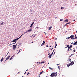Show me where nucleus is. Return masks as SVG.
Segmentation results:
<instances>
[{
	"mask_svg": "<svg viewBox=\"0 0 77 77\" xmlns=\"http://www.w3.org/2000/svg\"><path fill=\"white\" fill-rule=\"evenodd\" d=\"M74 64V62L73 61H72L70 63L67 64V67H68V68H69V66H70V65H73Z\"/></svg>",
	"mask_w": 77,
	"mask_h": 77,
	"instance_id": "nucleus-1",
	"label": "nucleus"
},
{
	"mask_svg": "<svg viewBox=\"0 0 77 77\" xmlns=\"http://www.w3.org/2000/svg\"><path fill=\"white\" fill-rule=\"evenodd\" d=\"M57 72H56V73H52V77H56L57 75Z\"/></svg>",
	"mask_w": 77,
	"mask_h": 77,
	"instance_id": "nucleus-2",
	"label": "nucleus"
},
{
	"mask_svg": "<svg viewBox=\"0 0 77 77\" xmlns=\"http://www.w3.org/2000/svg\"><path fill=\"white\" fill-rule=\"evenodd\" d=\"M17 44H16V45H14L13 46V48L14 49V50H15L16 48H17Z\"/></svg>",
	"mask_w": 77,
	"mask_h": 77,
	"instance_id": "nucleus-3",
	"label": "nucleus"
},
{
	"mask_svg": "<svg viewBox=\"0 0 77 77\" xmlns=\"http://www.w3.org/2000/svg\"><path fill=\"white\" fill-rule=\"evenodd\" d=\"M23 35H24V34H22L20 37H19V38H17L16 39H15L16 40V41H18V39H20V38L21 37V36H23Z\"/></svg>",
	"mask_w": 77,
	"mask_h": 77,
	"instance_id": "nucleus-4",
	"label": "nucleus"
},
{
	"mask_svg": "<svg viewBox=\"0 0 77 77\" xmlns=\"http://www.w3.org/2000/svg\"><path fill=\"white\" fill-rule=\"evenodd\" d=\"M45 41H44L43 42V43L41 44V47L42 46V45H45Z\"/></svg>",
	"mask_w": 77,
	"mask_h": 77,
	"instance_id": "nucleus-5",
	"label": "nucleus"
},
{
	"mask_svg": "<svg viewBox=\"0 0 77 77\" xmlns=\"http://www.w3.org/2000/svg\"><path fill=\"white\" fill-rule=\"evenodd\" d=\"M14 56H15V55H13V56H12L11 57V58H10V60H11V59H13V58H14Z\"/></svg>",
	"mask_w": 77,
	"mask_h": 77,
	"instance_id": "nucleus-6",
	"label": "nucleus"
},
{
	"mask_svg": "<svg viewBox=\"0 0 77 77\" xmlns=\"http://www.w3.org/2000/svg\"><path fill=\"white\" fill-rule=\"evenodd\" d=\"M70 38L71 39H72L73 38H74V35H72L70 37Z\"/></svg>",
	"mask_w": 77,
	"mask_h": 77,
	"instance_id": "nucleus-7",
	"label": "nucleus"
},
{
	"mask_svg": "<svg viewBox=\"0 0 77 77\" xmlns=\"http://www.w3.org/2000/svg\"><path fill=\"white\" fill-rule=\"evenodd\" d=\"M11 55H10L9 56H8L6 59L5 61H6V60H8V59H9V58L10 57V56Z\"/></svg>",
	"mask_w": 77,
	"mask_h": 77,
	"instance_id": "nucleus-8",
	"label": "nucleus"
},
{
	"mask_svg": "<svg viewBox=\"0 0 77 77\" xmlns=\"http://www.w3.org/2000/svg\"><path fill=\"white\" fill-rule=\"evenodd\" d=\"M17 41H16V40H15V39L14 40H13L12 41H11V42H16Z\"/></svg>",
	"mask_w": 77,
	"mask_h": 77,
	"instance_id": "nucleus-9",
	"label": "nucleus"
},
{
	"mask_svg": "<svg viewBox=\"0 0 77 77\" xmlns=\"http://www.w3.org/2000/svg\"><path fill=\"white\" fill-rule=\"evenodd\" d=\"M34 24V22H33L32 24H31V26H30V27H32V26H33V24Z\"/></svg>",
	"mask_w": 77,
	"mask_h": 77,
	"instance_id": "nucleus-10",
	"label": "nucleus"
},
{
	"mask_svg": "<svg viewBox=\"0 0 77 77\" xmlns=\"http://www.w3.org/2000/svg\"><path fill=\"white\" fill-rule=\"evenodd\" d=\"M43 73H45V72L44 71H42V72H41L40 73V74H43Z\"/></svg>",
	"mask_w": 77,
	"mask_h": 77,
	"instance_id": "nucleus-11",
	"label": "nucleus"
},
{
	"mask_svg": "<svg viewBox=\"0 0 77 77\" xmlns=\"http://www.w3.org/2000/svg\"><path fill=\"white\" fill-rule=\"evenodd\" d=\"M77 43V41H76V42H75V43L73 44L74 45H76Z\"/></svg>",
	"mask_w": 77,
	"mask_h": 77,
	"instance_id": "nucleus-12",
	"label": "nucleus"
},
{
	"mask_svg": "<svg viewBox=\"0 0 77 77\" xmlns=\"http://www.w3.org/2000/svg\"><path fill=\"white\" fill-rule=\"evenodd\" d=\"M67 47H68V48H69V45H67V47H66V48H67Z\"/></svg>",
	"mask_w": 77,
	"mask_h": 77,
	"instance_id": "nucleus-13",
	"label": "nucleus"
},
{
	"mask_svg": "<svg viewBox=\"0 0 77 77\" xmlns=\"http://www.w3.org/2000/svg\"><path fill=\"white\" fill-rule=\"evenodd\" d=\"M32 29H30L29 30H27V32H30V31H32Z\"/></svg>",
	"mask_w": 77,
	"mask_h": 77,
	"instance_id": "nucleus-14",
	"label": "nucleus"
},
{
	"mask_svg": "<svg viewBox=\"0 0 77 77\" xmlns=\"http://www.w3.org/2000/svg\"><path fill=\"white\" fill-rule=\"evenodd\" d=\"M45 63V61H43V62H42L41 63H40V64H42V63Z\"/></svg>",
	"mask_w": 77,
	"mask_h": 77,
	"instance_id": "nucleus-15",
	"label": "nucleus"
},
{
	"mask_svg": "<svg viewBox=\"0 0 77 77\" xmlns=\"http://www.w3.org/2000/svg\"><path fill=\"white\" fill-rule=\"evenodd\" d=\"M3 59H4L3 57H2V59L1 60V62H2V61H3Z\"/></svg>",
	"mask_w": 77,
	"mask_h": 77,
	"instance_id": "nucleus-16",
	"label": "nucleus"
},
{
	"mask_svg": "<svg viewBox=\"0 0 77 77\" xmlns=\"http://www.w3.org/2000/svg\"><path fill=\"white\" fill-rule=\"evenodd\" d=\"M48 28H49V30H50L52 28V27L51 26H50V27H49Z\"/></svg>",
	"mask_w": 77,
	"mask_h": 77,
	"instance_id": "nucleus-17",
	"label": "nucleus"
},
{
	"mask_svg": "<svg viewBox=\"0 0 77 77\" xmlns=\"http://www.w3.org/2000/svg\"><path fill=\"white\" fill-rule=\"evenodd\" d=\"M49 58H51V55H50L49 57H48Z\"/></svg>",
	"mask_w": 77,
	"mask_h": 77,
	"instance_id": "nucleus-18",
	"label": "nucleus"
},
{
	"mask_svg": "<svg viewBox=\"0 0 77 77\" xmlns=\"http://www.w3.org/2000/svg\"><path fill=\"white\" fill-rule=\"evenodd\" d=\"M70 23H71V22H69L68 23H66V25H67V24H70Z\"/></svg>",
	"mask_w": 77,
	"mask_h": 77,
	"instance_id": "nucleus-19",
	"label": "nucleus"
},
{
	"mask_svg": "<svg viewBox=\"0 0 77 77\" xmlns=\"http://www.w3.org/2000/svg\"><path fill=\"white\" fill-rule=\"evenodd\" d=\"M4 23L2 22V23H1V26H2L3 24Z\"/></svg>",
	"mask_w": 77,
	"mask_h": 77,
	"instance_id": "nucleus-20",
	"label": "nucleus"
},
{
	"mask_svg": "<svg viewBox=\"0 0 77 77\" xmlns=\"http://www.w3.org/2000/svg\"><path fill=\"white\" fill-rule=\"evenodd\" d=\"M65 21L66 22H68V19L66 20Z\"/></svg>",
	"mask_w": 77,
	"mask_h": 77,
	"instance_id": "nucleus-21",
	"label": "nucleus"
},
{
	"mask_svg": "<svg viewBox=\"0 0 77 77\" xmlns=\"http://www.w3.org/2000/svg\"><path fill=\"white\" fill-rule=\"evenodd\" d=\"M49 69H52V70L54 69L51 68V67H49Z\"/></svg>",
	"mask_w": 77,
	"mask_h": 77,
	"instance_id": "nucleus-22",
	"label": "nucleus"
},
{
	"mask_svg": "<svg viewBox=\"0 0 77 77\" xmlns=\"http://www.w3.org/2000/svg\"><path fill=\"white\" fill-rule=\"evenodd\" d=\"M72 45H71L69 47V48H72Z\"/></svg>",
	"mask_w": 77,
	"mask_h": 77,
	"instance_id": "nucleus-23",
	"label": "nucleus"
},
{
	"mask_svg": "<svg viewBox=\"0 0 77 77\" xmlns=\"http://www.w3.org/2000/svg\"><path fill=\"white\" fill-rule=\"evenodd\" d=\"M68 60L69 61H71V59L70 58H69Z\"/></svg>",
	"mask_w": 77,
	"mask_h": 77,
	"instance_id": "nucleus-24",
	"label": "nucleus"
},
{
	"mask_svg": "<svg viewBox=\"0 0 77 77\" xmlns=\"http://www.w3.org/2000/svg\"><path fill=\"white\" fill-rule=\"evenodd\" d=\"M53 54V52L50 55L52 56V54Z\"/></svg>",
	"mask_w": 77,
	"mask_h": 77,
	"instance_id": "nucleus-25",
	"label": "nucleus"
},
{
	"mask_svg": "<svg viewBox=\"0 0 77 77\" xmlns=\"http://www.w3.org/2000/svg\"><path fill=\"white\" fill-rule=\"evenodd\" d=\"M76 38H77V36H76V35H75V38L76 39Z\"/></svg>",
	"mask_w": 77,
	"mask_h": 77,
	"instance_id": "nucleus-26",
	"label": "nucleus"
},
{
	"mask_svg": "<svg viewBox=\"0 0 77 77\" xmlns=\"http://www.w3.org/2000/svg\"><path fill=\"white\" fill-rule=\"evenodd\" d=\"M64 8H63V7H61V9H64Z\"/></svg>",
	"mask_w": 77,
	"mask_h": 77,
	"instance_id": "nucleus-27",
	"label": "nucleus"
},
{
	"mask_svg": "<svg viewBox=\"0 0 77 77\" xmlns=\"http://www.w3.org/2000/svg\"><path fill=\"white\" fill-rule=\"evenodd\" d=\"M69 49H70L69 48H68L67 49V51H69V50H70Z\"/></svg>",
	"mask_w": 77,
	"mask_h": 77,
	"instance_id": "nucleus-28",
	"label": "nucleus"
},
{
	"mask_svg": "<svg viewBox=\"0 0 77 77\" xmlns=\"http://www.w3.org/2000/svg\"><path fill=\"white\" fill-rule=\"evenodd\" d=\"M70 38V37H68V38H66V39H69Z\"/></svg>",
	"mask_w": 77,
	"mask_h": 77,
	"instance_id": "nucleus-29",
	"label": "nucleus"
},
{
	"mask_svg": "<svg viewBox=\"0 0 77 77\" xmlns=\"http://www.w3.org/2000/svg\"><path fill=\"white\" fill-rule=\"evenodd\" d=\"M73 52H75V49H74V50H73Z\"/></svg>",
	"mask_w": 77,
	"mask_h": 77,
	"instance_id": "nucleus-30",
	"label": "nucleus"
},
{
	"mask_svg": "<svg viewBox=\"0 0 77 77\" xmlns=\"http://www.w3.org/2000/svg\"><path fill=\"white\" fill-rule=\"evenodd\" d=\"M50 77H53L52 74H51V75H50Z\"/></svg>",
	"mask_w": 77,
	"mask_h": 77,
	"instance_id": "nucleus-31",
	"label": "nucleus"
},
{
	"mask_svg": "<svg viewBox=\"0 0 77 77\" xmlns=\"http://www.w3.org/2000/svg\"><path fill=\"white\" fill-rule=\"evenodd\" d=\"M63 20V19H60V21H62Z\"/></svg>",
	"mask_w": 77,
	"mask_h": 77,
	"instance_id": "nucleus-32",
	"label": "nucleus"
},
{
	"mask_svg": "<svg viewBox=\"0 0 77 77\" xmlns=\"http://www.w3.org/2000/svg\"><path fill=\"white\" fill-rule=\"evenodd\" d=\"M55 40H57V38H54Z\"/></svg>",
	"mask_w": 77,
	"mask_h": 77,
	"instance_id": "nucleus-33",
	"label": "nucleus"
},
{
	"mask_svg": "<svg viewBox=\"0 0 77 77\" xmlns=\"http://www.w3.org/2000/svg\"><path fill=\"white\" fill-rule=\"evenodd\" d=\"M73 55H74V54H71V55L70 56H73Z\"/></svg>",
	"mask_w": 77,
	"mask_h": 77,
	"instance_id": "nucleus-34",
	"label": "nucleus"
},
{
	"mask_svg": "<svg viewBox=\"0 0 77 77\" xmlns=\"http://www.w3.org/2000/svg\"><path fill=\"white\" fill-rule=\"evenodd\" d=\"M58 68H59V69H60V66H58Z\"/></svg>",
	"mask_w": 77,
	"mask_h": 77,
	"instance_id": "nucleus-35",
	"label": "nucleus"
},
{
	"mask_svg": "<svg viewBox=\"0 0 77 77\" xmlns=\"http://www.w3.org/2000/svg\"><path fill=\"white\" fill-rule=\"evenodd\" d=\"M40 75H41V74H40H40L38 75V77H40Z\"/></svg>",
	"mask_w": 77,
	"mask_h": 77,
	"instance_id": "nucleus-36",
	"label": "nucleus"
},
{
	"mask_svg": "<svg viewBox=\"0 0 77 77\" xmlns=\"http://www.w3.org/2000/svg\"><path fill=\"white\" fill-rule=\"evenodd\" d=\"M20 50L19 51V52L17 53V54H18V53H20Z\"/></svg>",
	"mask_w": 77,
	"mask_h": 77,
	"instance_id": "nucleus-37",
	"label": "nucleus"
},
{
	"mask_svg": "<svg viewBox=\"0 0 77 77\" xmlns=\"http://www.w3.org/2000/svg\"><path fill=\"white\" fill-rule=\"evenodd\" d=\"M72 39H74H74H75V38H73V37Z\"/></svg>",
	"mask_w": 77,
	"mask_h": 77,
	"instance_id": "nucleus-38",
	"label": "nucleus"
},
{
	"mask_svg": "<svg viewBox=\"0 0 77 77\" xmlns=\"http://www.w3.org/2000/svg\"><path fill=\"white\" fill-rule=\"evenodd\" d=\"M66 26V24L64 26L65 27V26Z\"/></svg>",
	"mask_w": 77,
	"mask_h": 77,
	"instance_id": "nucleus-39",
	"label": "nucleus"
},
{
	"mask_svg": "<svg viewBox=\"0 0 77 77\" xmlns=\"http://www.w3.org/2000/svg\"><path fill=\"white\" fill-rule=\"evenodd\" d=\"M57 44H55V46H57Z\"/></svg>",
	"mask_w": 77,
	"mask_h": 77,
	"instance_id": "nucleus-40",
	"label": "nucleus"
},
{
	"mask_svg": "<svg viewBox=\"0 0 77 77\" xmlns=\"http://www.w3.org/2000/svg\"><path fill=\"white\" fill-rule=\"evenodd\" d=\"M53 48H51V50H53Z\"/></svg>",
	"mask_w": 77,
	"mask_h": 77,
	"instance_id": "nucleus-41",
	"label": "nucleus"
},
{
	"mask_svg": "<svg viewBox=\"0 0 77 77\" xmlns=\"http://www.w3.org/2000/svg\"><path fill=\"white\" fill-rule=\"evenodd\" d=\"M15 43H13V44H11V45H12V44H15Z\"/></svg>",
	"mask_w": 77,
	"mask_h": 77,
	"instance_id": "nucleus-42",
	"label": "nucleus"
},
{
	"mask_svg": "<svg viewBox=\"0 0 77 77\" xmlns=\"http://www.w3.org/2000/svg\"><path fill=\"white\" fill-rule=\"evenodd\" d=\"M47 45L46 47H48V46L47 45Z\"/></svg>",
	"mask_w": 77,
	"mask_h": 77,
	"instance_id": "nucleus-43",
	"label": "nucleus"
},
{
	"mask_svg": "<svg viewBox=\"0 0 77 77\" xmlns=\"http://www.w3.org/2000/svg\"><path fill=\"white\" fill-rule=\"evenodd\" d=\"M30 74V73L29 72H28V74Z\"/></svg>",
	"mask_w": 77,
	"mask_h": 77,
	"instance_id": "nucleus-44",
	"label": "nucleus"
},
{
	"mask_svg": "<svg viewBox=\"0 0 77 77\" xmlns=\"http://www.w3.org/2000/svg\"><path fill=\"white\" fill-rule=\"evenodd\" d=\"M28 32V31H26V32H26V33H27Z\"/></svg>",
	"mask_w": 77,
	"mask_h": 77,
	"instance_id": "nucleus-45",
	"label": "nucleus"
},
{
	"mask_svg": "<svg viewBox=\"0 0 77 77\" xmlns=\"http://www.w3.org/2000/svg\"><path fill=\"white\" fill-rule=\"evenodd\" d=\"M54 48H56V46H55L54 47Z\"/></svg>",
	"mask_w": 77,
	"mask_h": 77,
	"instance_id": "nucleus-46",
	"label": "nucleus"
},
{
	"mask_svg": "<svg viewBox=\"0 0 77 77\" xmlns=\"http://www.w3.org/2000/svg\"><path fill=\"white\" fill-rule=\"evenodd\" d=\"M60 65V64H57V65Z\"/></svg>",
	"mask_w": 77,
	"mask_h": 77,
	"instance_id": "nucleus-47",
	"label": "nucleus"
},
{
	"mask_svg": "<svg viewBox=\"0 0 77 77\" xmlns=\"http://www.w3.org/2000/svg\"><path fill=\"white\" fill-rule=\"evenodd\" d=\"M69 57H71V55H70V56H69Z\"/></svg>",
	"mask_w": 77,
	"mask_h": 77,
	"instance_id": "nucleus-48",
	"label": "nucleus"
},
{
	"mask_svg": "<svg viewBox=\"0 0 77 77\" xmlns=\"http://www.w3.org/2000/svg\"><path fill=\"white\" fill-rule=\"evenodd\" d=\"M25 33H26V32H24V34H25Z\"/></svg>",
	"mask_w": 77,
	"mask_h": 77,
	"instance_id": "nucleus-49",
	"label": "nucleus"
},
{
	"mask_svg": "<svg viewBox=\"0 0 77 77\" xmlns=\"http://www.w3.org/2000/svg\"><path fill=\"white\" fill-rule=\"evenodd\" d=\"M37 63H39L37 62Z\"/></svg>",
	"mask_w": 77,
	"mask_h": 77,
	"instance_id": "nucleus-50",
	"label": "nucleus"
},
{
	"mask_svg": "<svg viewBox=\"0 0 77 77\" xmlns=\"http://www.w3.org/2000/svg\"><path fill=\"white\" fill-rule=\"evenodd\" d=\"M26 72H25V73H24V74H26Z\"/></svg>",
	"mask_w": 77,
	"mask_h": 77,
	"instance_id": "nucleus-51",
	"label": "nucleus"
},
{
	"mask_svg": "<svg viewBox=\"0 0 77 77\" xmlns=\"http://www.w3.org/2000/svg\"><path fill=\"white\" fill-rule=\"evenodd\" d=\"M73 44V43H71V44Z\"/></svg>",
	"mask_w": 77,
	"mask_h": 77,
	"instance_id": "nucleus-52",
	"label": "nucleus"
},
{
	"mask_svg": "<svg viewBox=\"0 0 77 77\" xmlns=\"http://www.w3.org/2000/svg\"><path fill=\"white\" fill-rule=\"evenodd\" d=\"M55 53H56L55 52H54V54H55Z\"/></svg>",
	"mask_w": 77,
	"mask_h": 77,
	"instance_id": "nucleus-53",
	"label": "nucleus"
},
{
	"mask_svg": "<svg viewBox=\"0 0 77 77\" xmlns=\"http://www.w3.org/2000/svg\"><path fill=\"white\" fill-rule=\"evenodd\" d=\"M8 53H7V55L6 56H7V55H8Z\"/></svg>",
	"mask_w": 77,
	"mask_h": 77,
	"instance_id": "nucleus-54",
	"label": "nucleus"
},
{
	"mask_svg": "<svg viewBox=\"0 0 77 77\" xmlns=\"http://www.w3.org/2000/svg\"><path fill=\"white\" fill-rule=\"evenodd\" d=\"M45 35H47V33H45Z\"/></svg>",
	"mask_w": 77,
	"mask_h": 77,
	"instance_id": "nucleus-55",
	"label": "nucleus"
},
{
	"mask_svg": "<svg viewBox=\"0 0 77 77\" xmlns=\"http://www.w3.org/2000/svg\"><path fill=\"white\" fill-rule=\"evenodd\" d=\"M75 21V20H73V21Z\"/></svg>",
	"mask_w": 77,
	"mask_h": 77,
	"instance_id": "nucleus-56",
	"label": "nucleus"
},
{
	"mask_svg": "<svg viewBox=\"0 0 77 77\" xmlns=\"http://www.w3.org/2000/svg\"><path fill=\"white\" fill-rule=\"evenodd\" d=\"M48 55H50V53H49V54H48Z\"/></svg>",
	"mask_w": 77,
	"mask_h": 77,
	"instance_id": "nucleus-57",
	"label": "nucleus"
},
{
	"mask_svg": "<svg viewBox=\"0 0 77 77\" xmlns=\"http://www.w3.org/2000/svg\"><path fill=\"white\" fill-rule=\"evenodd\" d=\"M70 51H71V50H72V49H70V50H69V51H70Z\"/></svg>",
	"mask_w": 77,
	"mask_h": 77,
	"instance_id": "nucleus-58",
	"label": "nucleus"
},
{
	"mask_svg": "<svg viewBox=\"0 0 77 77\" xmlns=\"http://www.w3.org/2000/svg\"><path fill=\"white\" fill-rule=\"evenodd\" d=\"M57 44L56 43V42H55V44Z\"/></svg>",
	"mask_w": 77,
	"mask_h": 77,
	"instance_id": "nucleus-59",
	"label": "nucleus"
},
{
	"mask_svg": "<svg viewBox=\"0 0 77 77\" xmlns=\"http://www.w3.org/2000/svg\"><path fill=\"white\" fill-rule=\"evenodd\" d=\"M31 43H33V42H31Z\"/></svg>",
	"mask_w": 77,
	"mask_h": 77,
	"instance_id": "nucleus-60",
	"label": "nucleus"
},
{
	"mask_svg": "<svg viewBox=\"0 0 77 77\" xmlns=\"http://www.w3.org/2000/svg\"><path fill=\"white\" fill-rule=\"evenodd\" d=\"M28 70L27 69V70H26V71H27Z\"/></svg>",
	"mask_w": 77,
	"mask_h": 77,
	"instance_id": "nucleus-61",
	"label": "nucleus"
},
{
	"mask_svg": "<svg viewBox=\"0 0 77 77\" xmlns=\"http://www.w3.org/2000/svg\"><path fill=\"white\" fill-rule=\"evenodd\" d=\"M29 75V74H27V75Z\"/></svg>",
	"mask_w": 77,
	"mask_h": 77,
	"instance_id": "nucleus-62",
	"label": "nucleus"
},
{
	"mask_svg": "<svg viewBox=\"0 0 77 77\" xmlns=\"http://www.w3.org/2000/svg\"><path fill=\"white\" fill-rule=\"evenodd\" d=\"M35 35H34L33 37H35Z\"/></svg>",
	"mask_w": 77,
	"mask_h": 77,
	"instance_id": "nucleus-63",
	"label": "nucleus"
},
{
	"mask_svg": "<svg viewBox=\"0 0 77 77\" xmlns=\"http://www.w3.org/2000/svg\"><path fill=\"white\" fill-rule=\"evenodd\" d=\"M22 77H24V76H22Z\"/></svg>",
	"mask_w": 77,
	"mask_h": 77,
	"instance_id": "nucleus-64",
	"label": "nucleus"
}]
</instances>
